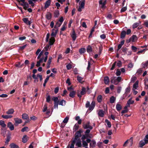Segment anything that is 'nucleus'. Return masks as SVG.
<instances>
[{
  "instance_id": "1",
  "label": "nucleus",
  "mask_w": 148,
  "mask_h": 148,
  "mask_svg": "<svg viewBox=\"0 0 148 148\" xmlns=\"http://www.w3.org/2000/svg\"><path fill=\"white\" fill-rule=\"evenodd\" d=\"M95 106V101H92L90 105V102L88 101H87L85 106L86 108L89 107V110L92 111L94 109Z\"/></svg>"
},
{
  "instance_id": "2",
  "label": "nucleus",
  "mask_w": 148,
  "mask_h": 148,
  "mask_svg": "<svg viewBox=\"0 0 148 148\" xmlns=\"http://www.w3.org/2000/svg\"><path fill=\"white\" fill-rule=\"evenodd\" d=\"M32 77L34 79V82L36 83L38 82V77L40 79V81H41L42 79V76L41 75L38 74L37 76L34 74H33Z\"/></svg>"
},
{
  "instance_id": "3",
  "label": "nucleus",
  "mask_w": 148,
  "mask_h": 148,
  "mask_svg": "<svg viewBox=\"0 0 148 148\" xmlns=\"http://www.w3.org/2000/svg\"><path fill=\"white\" fill-rule=\"evenodd\" d=\"M85 3V0H83L82 1H80L79 3V8L78 9V10L79 12H81L82 11V9H83L84 8Z\"/></svg>"
},
{
  "instance_id": "4",
  "label": "nucleus",
  "mask_w": 148,
  "mask_h": 148,
  "mask_svg": "<svg viewBox=\"0 0 148 148\" xmlns=\"http://www.w3.org/2000/svg\"><path fill=\"white\" fill-rule=\"evenodd\" d=\"M82 131L81 130H79V131H77L75 134V138L74 139L73 143H74L75 142L76 140H77V139H79V138L81 136V133Z\"/></svg>"
},
{
  "instance_id": "5",
  "label": "nucleus",
  "mask_w": 148,
  "mask_h": 148,
  "mask_svg": "<svg viewBox=\"0 0 148 148\" xmlns=\"http://www.w3.org/2000/svg\"><path fill=\"white\" fill-rule=\"evenodd\" d=\"M106 0H100L99 1L100 6L102 8H104L105 7V5L106 4Z\"/></svg>"
},
{
  "instance_id": "6",
  "label": "nucleus",
  "mask_w": 148,
  "mask_h": 148,
  "mask_svg": "<svg viewBox=\"0 0 148 148\" xmlns=\"http://www.w3.org/2000/svg\"><path fill=\"white\" fill-rule=\"evenodd\" d=\"M86 93V89L84 87H82V91L80 92V94L78 93L77 96L80 99L82 97V96L83 95Z\"/></svg>"
},
{
  "instance_id": "7",
  "label": "nucleus",
  "mask_w": 148,
  "mask_h": 148,
  "mask_svg": "<svg viewBox=\"0 0 148 148\" xmlns=\"http://www.w3.org/2000/svg\"><path fill=\"white\" fill-rule=\"evenodd\" d=\"M71 37L72 38L73 40L74 41L77 38V35L75 31L73 30L72 33L71 34Z\"/></svg>"
},
{
  "instance_id": "8",
  "label": "nucleus",
  "mask_w": 148,
  "mask_h": 148,
  "mask_svg": "<svg viewBox=\"0 0 148 148\" xmlns=\"http://www.w3.org/2000/svg\"><path fill=\"white\" fill-rule=\"evenodd\" d=\"M111 82L112 83H113L115 85H117L118 84L116 77H114L112 78L111 80Z\"/></svg>"
},
{
  "instance_id": "9",
  "label": "nucleus",
  "mask_w": 148,
  "mask_h": 148,
  "mask_svg": "<svg viewBox=\"0 0 148 148\" xmlns=\"http://www.w3.org/2000/svg\"><path fill=\"white\" fill-rule=\"evenodd\" d=\"M14 120L15 121V125L16 126L22 122V120L18 118H15L14 119Z\"/></svg>"
},
{
  "instance_id": "10",
  "label": "nucleus",
  "mask_w": 148,
  "mask_h": 148,
  "mask_svg": "<svg viewBox=\"0 0 148 148\" xmlns=\"http://www.w3.org/2000/svg\"><path fill=\"white\" fill-rule=\"evenodd\" d=\"M90 123L89 122H88L86 124L83 125V127L85 129L89 128L90 130H92V127L90 126Z\"/></svg>"
},
{
  "instance_id": "11",
  "label": "nucleus",
  "mask_w": 148,
  "mask_h": 148,
  "mask_svg": "<svg viewBox=\"0 0 148 148\" xmlns=\"http://www.w3.org/2000/svg\"><path fill=\"white\" fill-rule=\"evenodd\" d=\"M58 29H53L52 30V32L51 35L53 37H55L57 33Z\"/></svg>"
},
{
  "instance_id": "12",
  "label": "nucleus",
  "mask_w": 148,
  "mask_h": 148,
  "mask_svg": "<svg viewBox=\"0 0 148 148\" xmlns=\"http://www.w3.org/2000/svg\"><path fill=\"white\" fill-rule=\"evenodd\" d=\"M39 59V60L37 62V64L36 65L37 67L39 66L40 65V63L42 62L43 61H44V58H40Z\"/></svg>"
},
{
  "instance_id": "13",
  "label": "nucleus",
  "mask_w": 148,
  "mask_h": 148,
  "mask_svg": "<svg viewBox=\"0 0 148 148\" xmlns=\"http://www.w3.org/2000/svg\"><path fill=\"white\" fill-rule=\"evenodd\" d=\"M23 22L26 24L30 25L31 23L30 21L28 20V18H25L23 19Z\"/></svg>"
},
{
  "instance_id": "14",
  "label": "nucleus",
  "mask_w": 148,
  "mask_h": 148,
  "mask_svg": "<svg viewBox=\"0 0 148 148\" xmlns=\"http://www.w3.org/2000/svg\"><path fill=\"white\" fill-rule=\"evenodd\" d=\"M138 81H137L133 85L132 90L137 89L138 87Z\"/></svg>"
},
{
  "instance_id": "15",
  "label": "nucleus",
  "mask_w": 148,
  "mask_h": 148,
  "mask_svg": "<svg viewBox=\"0 0 148 148\" xmlns=\"http://www.w3.org/2000/svg\"><path fill=\"white\" fill-rule=\"evenodd\" d=\"M76 142V146L79 147H82L81 141L80 139H77L75 142Z\"/></svg>"
},
{
  "instance_id": "16",
  "label": "nucleus",
  "mask_w": 148,
  "mask_h": 148,
  "mask_svg": "<svg viewBox=\"0 0 148 148\" xmlns=\"http://www.w3.org/2000/svg\"><path fill=\"white\" fill-rule=\"evenodd\" d=\"M14 111V110L12 108H11L9 109L8 111L6 112V114L9 115H11L13 114Z\"/></svg>"
},
{
  "instance_id": "17",
  "label": "nucleus",
  "mask_w": 148,
  "mask_h": 148,
  "mask_svg": "<svg viewBox=\"0 0 148 148\" xmlns=\"http://www.w3.org/2000/svg\"><path fill=\"white\" fill-rule=\"evenodd\" d=\"M8 127L10 128L11 130H13L14 129L13 125L10 122H9L8 124Z\"/></svg>"
},
{
  "instance_id": "18",
  "label": "nucleus",
  "mask_w": 148,
  "mask_h": 148,
  "mask_svg": "<svg viewBox=\"0 0 148 148\" xmlns=\"http://www.w3.org/2000/svg\"><path fill=\"white\" fill-rule=\"evenodd\" d=\"M51 1L50 0H48L47 1L45 5L44 8H48L49 6L50 5Z\"/></svg>"
},
{
  "instance_id": "19",
  "label": "nucleus",
  "mask_w": 148,
  "mask_h": 148,
  "mask_svg": "<svg viewBox=\"0 0 148 148\" xmlns=\"http://www.w3.org/2000/svg\"><path fill=\"white\" fill-rule=\"evenodd\" d=\"M104 111L102 110H99L98 112V116L101 117H103L104 115Z\"/></svg>"
},
{
  "instance_id": "20",
  "label": "nucleus",
  "mask_w": 148,
  "mask_h": 148,
  "mask_svg": "<svg viewBox=\"0 0 148 148\" xmlns=\"http://www.w3.org/2000/svg\"><path fill=\"white\" fill-rule=\"evenodd\" d=\"M21 5L23 7V8L25 10H26L27 8L29 7V5L27 3L25 2L24 3H22L21 4Z\"/></svg>"
},
{
  "instance_id": "21",
  "label": "nucleus",
  "mask_w": 148,
  "mask_h": 148,
  "mask_svg": "<svg viewBox=\"0 0 148 148\" xmlns=\"http://www.w3.org/2000/svg\"><path fill=\"white\" fill-rule=\"evenodd\" d=\"M1 117L3 118L7 119L12 118L13 117V116L9 114L8 115H3L1 116Z\"/></svg>"
},
{
  "instance_id": "22",
  "label": "nucleus",
  "mask_w": 148,
  "mask_h": 148,
  "mask_svg": "<svg viewBox=\"0 0 148 148\" xmlns=\"http://www.w3.org/2000/svg\"><path fill=\"white\" fill-rule=\"evenodd\" d=\"M137 36L135 35H133L130 38V40H131L132 42H134L137 40Z\"/></svg>"
},
{
  "instance_id": "23",
  "label": "nucleus",
  "mask_w": 148,
  "mask_h": 148,
  "mask_svg": "<svg viewBox=\"0 0 148 148\" xmlns=\"http://www.w3.org/2000/svg\"><path fill=\"white\" fill-rule=\"evenodd\" d=\"M122 106L120 104L118 103L116 104V108L117 111H119L121 110L122 109Z\"/></svg>"
},
{
  "instance_id": "24",
  "label": "nucleus",
  "mask_w": 148,
  "mask_h": 148,
  "mask_svg": "<svg viewBox=\"0 0 148 148\" xmlns=\"http://www.w3.org/2000/svg\"><path fill=\"white\" fill-rule=\"evenodd\" d=\"M104 83L106 84H108L109 82V79L108 77H104Z\"/></svg>"
},
{
  "instance_id": "25",
  "label": "nucleus",
  "mask_w": 148,
  "mask_h": 148,
  "mask_svg": "<svg viewBox=\"0 0 148 148\" xmlns=\"http://www.w3.org/2000/svg\"><path fill=\"white\" fill-rule=\"evenodd\" d=\"M116 98L114 96H112L110 98V101L111 103H114L116 100Z\"/></svg>"
},
{
  "instance_id": "26",
  "label": "nucleus",
  "mask_w": 148,
  "mask_h": 148,
  "mask_svg": "<svg viewBox=\"0 0 148 148\" xmlns=\"http://www.w3.org/2000/svg\"><path fill=\"white\" fill-rule=\"evenodd\" d=\"M134 103V101L132 100V99H130L127 101V105H128V106H130V104H133Z\"/></svg>"
},
{
  "instance_id": "27",
  "label": "nucleus",
  "mask_w": 148,
  "mask_h": 148,
  "mask_svg": "<svg viewBox=\"0 0 148 148\" xmlns=\"http://www.w3.org/2000/svg\"><path fill=\"white\" fill-rule=\"evenodd\" d=\"M55 41V39L54 37H52L49 39V44L50 45H52Z\"/></svg>"
},
{
  "instance_id": "28",
  "label": "nucleus",
  "mask_w": 148,
  "mask_h": 148,
  "mask_svg": "<svg viewBox=\"0 0 148 148\" xmlns=\"http://www.w3.org/2000/svg\"><path fill=\"white\" fill-rule=\"evenodd\" d=\"M75 91L73 90L69 94V96L70 97L72 98H73L74 97L75 95Z\"/></svg>"
},
{
  "instance_id": "29",
  "label": "nucleus",
  "mask_w": 148,
  "mask_h": 148,
  "mask_svg": "<svg viewBox=\"0 0 148 148\" xmlns=\"http://www.w3.org/2000/svg\"><path fill=\"white\" fill-rule=\"evenodd\" d=\"M11 148H19L18 146L14 143H12L10 144Z\"/></svg>"
},
{
  "instance_id": "30",
  "label": "nucleus",
  "mask_w": 148,
  "mask_h": 148,
  "mask_svg": "<svg viewBox=\"0 0 148 148\" xmlns=\"http://www.w3.org/2000/svg\"><path fill=\"white\" fill-rule=\"evenodd\" d=\"M22 118L24 119H28L29 117L28 115L24 113L22 115Z\"/></svg>"
},
{
  "instance_id": "31",
  "label": "nucleus",
  "mask_w": 148,
  "mask_h": 148,
  "mask_svg": "<svg viewBox=\"0 0 148 148\" xmlns=\"http://www.w3.org/2000/svg\"><path fill=\"white\" fill-rule=\"evenodd\" d=\"M46 16L47 19L50 20L51 18V14L50 12H48L47 13Z\"/></svg>"
},
{
  "instance_id": "32",
  "label": "nucleus",
  "mask_w": 148,
  "mask_h": 148,
  "mask_svg": "<svg viewBox=\"0 0 148 148\" xmlns=\"http://www.w3.org/2000/svg\"><path fill=\"white\" fill-rule=\"evenodd\" d=\"M126 32L125 31H123L121 32V38H124L125 36Z\"/></svg>"
},
{
  "instance_id": "33",
  "label": "nucleus",
  "mask_w": 148,
  "mask_h": 148,
  "mask_svg": "<svg viewBox=\"0 0 148 148\" xmlns=\"http://www.w3.org/2000/svg\"><path fill=\"white\" fill-rule=\"evenodd\" d=\"M58 104L60 105L64 106L66 104V101L64 100H62L59 102Z\"/></svg>"
},
{
  "instance_id": "34",
  "label": "nucleus",
  "mask_w": 148,
  "mask_h": 148,
  "mask_svg": "<svg viewBox=\"0 0 148 148\" xmlns=\"http://www.w3.org/2000/svg\"><path fill=\"white\" fill-rule=\"evenodd\" d=\"M59 15V11L56 10L54 12V16L55 17H58Z\"/></svg>"
},
{
  "instance_id": "35",
  "label": "nucleus",
  "mask_w": 148,
  "mask_h": 148,
  "mask_svg": "<svg viewBox=\"0 0 148 148\" xmlns=\"http://www.w3.org/2000/svg\"><path fill=\"white\" fill-rule=\"evenodd\" d=\"M87 51L88 53H90L92 51V49L91 46L88 45L87 48Z\"/></svg>"
},
{
  "instance_id": "36",
  "label": "nucleus",
  "mask_w": 148,
  "mask_h": 148,
  "mask_svg": "<svg viewBox=\"0 0 148 148\" xmlns=\"http://www.w3.org/2000/svg\"><path fill=\"white\" fill-rule=\"evenodd\" d=\"M142 66L144 68L148 67V61H146L145 63H143L142 64Z\"/></svg>"
},
{
  "instance_id": "37",
  "label": "nucleus",
  "mask_w": 148,
  "mask_h": 148,
  "mask_svg": "<svg viewBox=\"0 0 148 148\" xmlns=\"http://www.w3.org/2000/svg\"><path fill=\"white\" fill-rule=\"evenodd\" d=\"M27 137L26 135H25L23 136V138H22V142L24 143H25L27 142Z\"/></svg>"
},
{
  "instance_id": "38",
  "label": "nucleus",
  "mask_w": 148,
  "mask_h": 148,
  "mask_svg": "<svg viewBox=\"0 0 148 148\" xmlns=\"http://www.w3.org/2000/svg\"><path fill=\"white\" fill-rule=\"evenodd\" d=\"M0 125L3 127H5L6 125L4 121L3 120L0 121Z\"/></svg>"
},
{
  "instance_id": "39",
  "label": "nucleus",
  "mask_w": 148,
  "mask_h": 148,
  "mask_svg": "<svg viewBox=\"0 0 148 148\" xmlns=\"http://www.w3.org/2000/svg\"><path fill=\"white\" fill-rule=\"evenodd\" d=\"M49 52H45V57L44 58V62H46L48 58V55Z\"/></svg>"
},
{
  "instance_id": "40",
  "label": "nucleus",
  "mask_w": 148,
  "mask_h": 148,
  "mask_svg": "<svg viewBox=\"0 0 148 148\" xmlns=\"http://www.w3.org/2000/svg\"><path fill=\"white\" fill-rule=\"evenodd\" d=\"M102 97L101 95H99L97 97V101L99 102H101L102 100Z\"/></svg>"
},
{
  "instance_id": "41",
  "label": "nucleus",
  "mask_w": 148,
  "mask_h": 148,
  "mask_svg": "<svg viewBox=\"0 0 148 148\" xmlns=\"http://www.w3.org/2000/svg\"><path fill=\"white\" fill-rule=\"evenodd\" d=\"M52 100L54 101V103H58L59 101L58 100V98L57 97H53L52 98Z\"/></svg>"
},
{
  "instance_id": "42",
  "label": "nucleus",
  "mask_w": 148,
  "mask_h": 148,
  "mask_svg": "<svg viewBox=\"0 0 148 148\" xmlns=\"http://www.w3.org/2000/svg\"><path fill=\"white\" fill-rule=\"evenodd\" d=\"M69 119V117L68 116H66L64 119L63 122L65 123H66Z\"/></svg>"
},
{
  "instance_id": "43",
  "label": "nucleus",
  "mask_w": 148,
  "mask_h": 148,
  "mask_svg": "<svg viewBox=\"0 0 148 148\" xmlns=\"http://www.w3.org/2000/svg\"><path fill=\"white\" fill-rule=\"evenodd\" d=\"M88 145V144L85 141H82V146L83 147H87Z\"/></svg>"
},
{
  "instance_id": "44",
  "label": "nucleus",
  "mask_w": 148,
  "mask_h": 148,
  "mask_svg": "<svg viewBox=\"0 0 148 148\" xmlns=\"http://www.w3.org/2000/svg\"><path fill=\"white\" fill-rule=\"evenodd\" d=\"M146 143L144 141L142 140L140 142L139 145L140 147H142L144 146Z\"/></svg>"
},
{
  "instance_id": "45",
  "label": "nucleus",
  "mask_w": 148,
  "mask_h": 148,
  "mask_svg": "<svg viewBox=\"0 0 148 148\" xmlns=\"http://www.w3.org/2000/svg\"><path fill=\"white\" fill-rule=\"evenodd\" d=\"M83 78L79 76H77V80L80 83H82Z\"/></svg>"
},
{
  "instance_id": "46",
  "label": "nucleus",
  "mask_w": 148,
  "mask_h": 148,
  "mask_svg": "<svg viewBox=\"0 0 148 148\" xmlns=\"http://www.w3.org/2000/svg\"><path fill=\"white\" fill-rule=\"evenodd\" d=\"M96 28V27H95V26H94L91 29V31L90 32V35L89 36V37H90L91 36H92V33L94 32L95 30V29Z\"/></svg>"
},
{
  "instance_id": "47",
  "label": "nucleus",
  "mask_w": 148,
  "mask_h": 148,
  "mask_svg": "<svg viewBox=\"0 0 148 148\" xmlns=\"http://www.w3.org/2000/svg\"><path fill=\"white\" fill-rule=\"evenodd\" d=\"M85 49L84 48H82L79 49V52L81 54H82L85 52Z\"/></svg>"
},
{
  "instance_id": "48",
  "label": "nucleus",
  "mask_w": 148,
  "mask_h": 148,
  "mask_svg": "<svg viewBox=\"0 0 148 148\" xmlns=\"http://www.w3.org/2000/svg\"><path fill=\"white\" fill-rule=\"evenodd\" d=\"M10 139V138L9 136H8L5 142V145H8Z\"/></svg>"
},
{
  "instance_id": "49",
  "label": "nucleus",
  "mask_w": 148,
  "mask_h": 148,
  "mask_svg": "<svg viewBox=\"0 0 148 148\" xmlns=\"http://www.w3.org/2000/svg\"><path fill=\"white\" fill-rule=\"evenodd\" d=\"M139 25V23H135L133 25V28L134 29L136 28Z\"/></svg>"
},
{
  "instance_id": "50",
  "label": "nucleus",
  "mask_w": 148,
  "mask_h": 148,
  "mask_svg": "<svg viewBox=\"0 0 148 148\" xmlns=\"http://www.w3.org/2000/svg\"><path fill=\"white\" fill-rule=\"evenodd\" d=\"M62 24V23H61L59 22H58L56 23V25L55 26L54 28H56V27H60L61 25Z\"/></svg>"
},
{
  "instance_id": "51",
  "label": "nucleus",
  "mask_w": 148,
  "mask_h": 148,
  "mask_svg": "<svg viewBox=\"0 0 148 148\" xmlns=\"http://www.w3.org/2000/svg\"><path fill=\"white\" fill-rule=\"evenodd\" d=\"M28 130V128L27 127H25L22 128L21 130V131L24 132L25 131H27Z\"/></svg>"
},
{
  "instance_id": "52",
  "label": "nucleus",
  "mask_w": 148,
  "mask_h": 148,
  "mask_svg": "<svg viewBox=\"0 0 148 148\" xmlns=\"http://www.w3.org/2000/svg\"><path fill=\"white\" fill-rule=\"evenodd\" d=\"M51 62V61L50 60H48L47 62V68H49L50 67V64Z\"/></svg>"
},
{
  "instance_id": "53",
  "label": "nucleus",
  "mask_w": 148,
  "mask_h": 148,
  "mask_svg": "<svg viewBox=\"0 0 148 148\" xmlns=\"http://www.w3.org/2000/svg\"><path fill=\"white\" fill-rule=\"evenodd\" d=\"M78 125L75 124L74 126L73 130H75V131H76L78 130Z\"/></svg>"
},
{
  "instance_id": "54",
  "label": "nucleus",
  "mask_w": 148,
  "mask_h": 148,
  "mask_svg": "<svg viewBox=\"0 0 148 148\" xmlns=\"http://www.w3.org/2000/svg\"><path fill=\"white\" fill-rule=\"evenodd\" d=\"M127 9V8L126 5L125 6L123 7L121 9V12H125V11Z\"/></svg>"
},
{
  "instance_id": "55",
  "label": "nucleus",
  "mask_w": 148,
  "mask_h": 148,
  "mask_svg": "<svg viewBox=\"0 0 148 148\" xmlns=\"http://www.w3.org/2000/svg\"><path fill=\"white\" fill-rule=\"evenodd\" d=\"M47 105H45L43 108V112H45L47 110Z\"/></svg>"
},
{
  "instance_id": "56",
  "label": "nucleus",
  "mask_w": 148,
  "mask_h": 148,
  "mask_svg": "<svg viewBox=\"0 0 148 148\" xmlns=\"http://www.w3.org/2000/svg\"><path fill=\"white\" fill-rule=\"evenodd\" d=\"M121 74V71H119V69L117 70L116 73V75L118 76L120 75Z\"/></svg>"
},
{
  "instance_id": "57",
  "label": "nucleus",
  "mask_w": 148,
  "mask_h": 148,
  "mask_svg": "<svg viewBox=\"0 0 148 148\" xmlns=\"http://www.w3.org/2000/svg\"><path fill=\"white\" fill-rule=\"evenodd\" d=\"M130 91V87L129 86L127 87L125 90V92L126 93H129Z\"/></svg>"
},
{
  "instance_id": "58",
  "label": "nucleus",
  "mask_w": 148,
  "mask_h": 148,
  "mask_svg": "<svg viewBox=\"0 0 148 148\" xmlns=\"http://www.w3.org/2000/svg\"><path fill=\"white\" fill-rule=\"evenodd\" d=\"M116 62H115L114 63V64H112V67L110 69L111 70H113L114 68V67L116 65Z\"/></svg>"
},
{
  "instance_id": "59",
  "label": "nucleus",
  "mask_w": 148,
  "mask_h": 148,
  "mask_svg": "<svg viewBox=\"0 0 148 148\" xmlns=\"http://www.w3.org/2000/svg\"><path fill=\"white\" fill-rule=\"evenodd\" d=\"M8 95L6 94H2L0 95V97L5 98L8 97Z\"/></svg>"
},
{
  "instance_id": "60",
  "label": "nucleus",
  "mask_w": 148,
  "mask_h": 148,
  "mask_svg": "<svg viewBox=\"0 0 148 148\" xmlns=\"http://www.w3.org/2000/svg\"><path fill=\"white\" fill-rule=\"evenodd\" d=\"M71 65L70 64H67L66 66V67L68 70H69L71 68Z\"/></svg>"
},
{
  "instance_id": "61",
  "label": "nucleus",
  "mask_w": 148,
  "mask_h": 148,
  "mask_svg": "<svg viewBox=\"0 0 148 148\" xmlns=\"http://www.w3.org/2000/svg\"><path fill=\"white\" fill-rule=\"evenodd\" d=\"M64 20V19H63V18L62 16H61L59 20V22H60L62 23V22H63V21Z\"/></svg>"
},
{
  "instance_id": "62",
  "label": "nucleus",
  "mask_w": 148,
  "mask_h": 148,
  "mask_svg": "<svg viewBox=\"0 0 148 148\" xmlns=\"http://www.w3.org/2000/svg\"><path fill=\"white\" fill-rule=\"evenodd\" d=\"M121 88V87L120 86H119L118 87L117 89V92L118 93H119L120 92Z\"/></svg>"
},
{
  "instance_id": "63",
  "label": "nucleus",
  "mask_w": 148,
  "mask_h": 148,
  "mask_svg": "<svg viewBox=\"0 0 148 148\" xmlns=\"http://www.w3.org/2000/svg\"><path fill=\"white\" fill-rule=\"evenodd\" d=\"M132 49L134 52H136L137 49V48L133 46H132Z\"/></svg>"
},
{
  "instance_id": "64",
  "label": "nucleus",
  "mask_w": 148,
  "mask_h": 148,
  "mask_svg": "<svg viewBox=\"0 0 148 148\" xmlns=\"http://www.w3.org/2000/svg\"><path fill=\"white\" fill-rule=\"evenodd\" d=\"M144 25L147 27H148V21H146L144 23Z\"/></svg>"
}]
</instances>
